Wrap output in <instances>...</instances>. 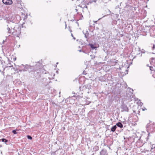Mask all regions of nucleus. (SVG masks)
<instances>
[{
  "mask_svg": "<svg viewBox=\"0 0 155 155\" xmlns=\"http://www.w3.org/2000/svg\"><path fill=\"white\" fill-rule=\"evenodd\" d=\"M150 70L152 71V76L155 78V70L152 66L150 67Z\"/></svg>",
  "mask_w": 155,
  "mask_h": 155,
  "instance_id": "obj_3",
  "label": "nucleus"
},
{
  "mask_svg": "<svg viewBox=\"0 0 155 155\" xmlns=\"http://www.w3.org/2000/svg\"><path fill=\"white\" fill-rule=\"evenodd\" d=\"M27 138L31 140L32 139V137L29 135L27 136Z\"/></svg>",
  "mask_w": 155,
  "mask_h": 155,
  "instance_id": "obj_11",
  "label": "nucleus"
},
{
  "mask_svg": "<svg viewBox=\"0 0 155 155\" xmlns=\"http://www.w3.org/2000/svg\"><path fill=\"white\" fill-rule=\"evenodd\" d=\"M150 62L152 65L151 66L153 67V66L155 67V58H151L150 60Z\"/></svg>",
  "mask_w": 155,
  "mask_h": 155,
  "instance_id": "obj_2",
  "label": "nucleus"
},
{
  "mask_svg": "<svg viewBox=\"0 0 155 155\" xmlns=\"http://www.w3.org/2000/svg\"><path fill=\"white\" fill-rule=\"evenodd\" d=\"M117 125L121 128H122L123 127V125L120 122H118L116 124Z\"/></svg>",
  "mask_w": 155,
  "mask_h": 155,
  "instance_id": "obj_6",
  "label": "nucleus"
},
{
  "mask_svg": "<svg viewBox=\"0 0 155 155\" xmlns=\"http://www.w3.org/2000/svg\"><path fill=\"white\" fill-rule=\"evenodd\" d=\"M89 45L92 49H94L96 48V47L94 46V45H93L92 44H89Z\"/></svg>",
  "mask_w": 155,
  "mask_h": 155,
  "instance_id": "obj_9",
  "label": "nucleus"
},
{
  "mask_svg": "<svg viewBox=\"0 0 155 155\" xmlns=\"http://www.w3.org/2000/svg\"><path fill=\"white\" fill-rule=\"evenodd\" d=\"M1 140H2V141L3 142H5V143L7 142L8 141V140L5 139H2Z\"/></svg>",
  "mask_w": 155,
  "mask_h": 155,
  "instance_id": "obj_10",
  "label": "nucleus"
},
{
  "mask_svg": "<svg viewBox=\"0 0 155 155\" xmlns=\"http://www.w3.org/2000/svg\"><path fill=\"white\" fill-rule=\"evenodd\" d=\"M12 132L14 134H17V132H16V130H13Z\"/></svg>",
  "mask_w": 155,
  "mask_h": 155,
  "instance_id": "obj_12",
  "label": "nucleus"
},
{
  "mask_svg": "<svg viewBox=\"0 0 155 155\" xmlns=\"http://www.w3.org/2000/svg\"><path fill=\"white\" fill-rule=\"evenodd\" d=\"M117 128V127L116 125H114L113 127L111 129V130L112 132H114Z\"/></svg>",
  "mask_w": 155,
  "mask_h": 155,
  "instance_id": "obj_7",
  "label": "nucleus"
},
{
  "mask_svg": "<svg viewBox=\"0 0 155 155\" xmlns=\"http://www.w3.org/2000/svg\"><path fill=\"white\" fill-rule=\"evenodd\" d=\"M118 61L117 60L115 61H114L113 60H110V62L111 63V64L113 65H114L116 64L118 62Z\"/></svg>",
  "mask_w": 155,
  "mask_h": 155,
  "instance_id": "obj_4",
  "label": "nucleus"
},
{
  "mask_svg": "<svg viewBox=\"0 0 155 155\" xmlns=\"http://www.w3.org/2000/svg\"><path fill=\"white\" fill-rule=\"evenodd\" d=\"M8 29H8V30H10V28H8Z\"/></svg>",
  "mask_w": 155,
  "mask_h": 155,
  "instance_id": "obj_16",
  "label": "nucleus"
},
{
  "mask_svg": "<svg viewBox=\"0 0 155 155\" xmlns=\"http://www.w3.org/2000/svg\"><path fill=\"white\" fill-rule=\"evenodd\" d=\"M81 18H80V19H82V18H83V15H82V14H81Z\"/></svg>",
  "mask_w": 155,
  "mask_h": 155,
  "instance_id": "obj_15",
  "label": "nucleus"
},
{
  "mask_svg": "<svg viewBox=\"0 0 155 155\" xmlns=\"http://www.w3.org/2000/svg\"><path fill=\"white\" fill-rule=\"evenodd\" d=\"M2 2L3 3L7 5H11L13 3L12 0H2Z\"/></svg>",
  "mask_w": 155,
  "mask_h": 155,
  "instance_id": "obj_1",
  "label": "nucleus"
},
{
  "mask_svg": "<svg viewBox=\"0 0 155 155\" xmlns=\"http://www.w3.org/2000/svg\"><path fill=\"white\" fill-rule=\"evenodd\" d=\"M141 109L143 111H144V110H147V109L146 108H145V107H144V108H141Z\"/></svg>",
  "mask_w": 155,
  "mask_h": 155,
  "instance_id": "obj_13",
  "label": "nucleus"
},
{
  "mask_svg": "<svg viewBox=\"0 0 155 155\" xmlns=\"http://www.w3.org/2000/svg\"><path fill=\"white\" fill-rule=\"evenodd\" d=\"M152 48L153 49H155V45H153V46Z\"/></svg>",
  "mask_w": 155,
  "mask_h": 155,
  "instance_id": "obj_14",
  "label": "nucleus"
},
{
  "mask_svg": "<svg viewBox=\"0 0 155 155\" xmlns=\"http://www.w3.org/2000/svg\"><path fill=\"white\" fill-rule=\"evenodd\" d=\"M11 60L13 61H15L16 60V58L15 56L13 55H12V57H11Z\"/></svg>",
  "mask_w": 155,
  "mask_h": 155,
  "instance_id": "obj_8",
  "label": "nucleus"
},
{
  "mask_svg": "<svg viewBox=\"0 0 155 155\" xmlns=\"http://www.w3.org/2000/svg\"><path fill=\"white\" fill-rule=\"evenodd\" d=\"M99 148L98 146H95L94 147L93 150L94 151H96L99 150Z\"/></svg>",
  "mask_w": 155,
  "mask_h": 155,
  "instance_id": "obj_5",
  "label": "nucleus"
},
{
  "mask_svg": "<svg viewBox=\"0 0 155 155\" xmlns=\"http://www.w3.org/2000/svg\"><path fill=\"white\" fill-rule=\"evenodd\" d=\"M8 29H8V30H10V28H8Z\"/></svg>",
  "mask_w": 155,
  "mask_h": 155,
  "instance_id": "obj_17",
  "label": "nucleus"
}]
</instances>
